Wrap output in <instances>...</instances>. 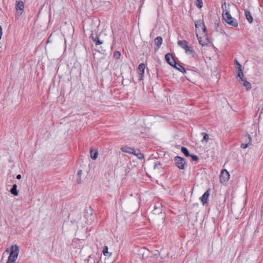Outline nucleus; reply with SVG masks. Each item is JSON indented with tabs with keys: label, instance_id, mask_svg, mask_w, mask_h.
Here are the masks:
<instances>
[{
	"label": "nucleus",
	"instance_id": "f257e3e1",
	"mask_svg": "<svg viewBox=\"0 0 263 263\" xmlns=\"http://www.w3.org/2000/svg\"><path fill=\"white\" fill-rule=\"evenodd\" d=\"M222 9L223 10L222 14L223 20L229 25L234 27H237L238 22L236 18L232 17L229 8H227L226 3L222 5Z\"/></svg>",
	"mask_w": 263,
	"mask_h": 263
},
{
	"label": "nucleus",
	"instance_id": "f03ea898",
	"mask_svg": "<svg viewBox=\"0 0 263 263\" xmlns=\"http://www.w3.org/2000/svg\"><path fill=\"white\" fill-rule=\"evenodd\" d=\"M10 252L7 263H14L19 253V247L17 245H12L10 247Z\"/></svg>",
	"mask_w": 263,
	"mask_h": 263
},
{
	"label": "nucleus",
	"instance_id": "7ed1b4c3",
	"mask_svg": "<svg viewBox=\"0 0 263 263\" xmlns=\"http://www.w3.org/2000/svg\"><path fill=\"white\" fill-rule=\"evenodd\" d=\"M135 251L139 257H141L143 259L147 258L149 255V250L145 248H137Z\"/></svg>",
	"mask_w": 263,
	"mask_h": 263
},
{
	"label": "nucleus",
	"instance_id": "20e7f679",
	"mask_svg": "<svg viewBox=\"0 0 263 263\" xmlns=\"http://www.w3.org/2000/svg\"><path fill=\"white\" fill-rule=\"evenodd\" d=\"M174 161L176 165L180 170H184L186 162L184 158L179 156H176L174 158Z\"/></svg>",
	"mask_w": 263,
	"mask_h": 263
},
{
	"label": "nucleus",
	"instance_id": "39448f33",
	"mask_svg": "<svg viewBox=\"0 0 263 263\" xmlns=\"http://www.w3.org/2000/svg\"><path fill=\"white\" fill-rule=\"evenodd\" d=\"M230 179L229 173L226 170H222L220 175V182L226 183Z\"/></svg>",
	"mask_w": 263,
	"mask_h": 263
},
{
	"label": "nucleus",
	"instance_id": "423d86ee",
	"mask_svg": "<svg viewBox=\"0 0 263 263\" xmlns=\"http://www.w3.org/2000/svg\"><path fill=\"white\" fill-rule=\"evenodd\" d=\"M165 59L167 62L172 66L176 67V65L177 64L176 62L175 61L173 55L171 53H168L165 54Z\"/></svg>",
	"mask_w": 263,
	"mask_h": 263
},
{
	"label": "nucleus",
	"instance_id": "0eeeda50",
	"mask_svg": "<svg viewBox=\"0 0 263 263\" xmlns=\"http://www.w3.org/2000/svg\"><path fill=\"white\" fill-rule=\"evenodd\" d=\"M145 68V64L141 63L139 65L138 68V72L139 74V80H142L144 76V70Z\"/></svg>",
	"mask_w": 263,
	"mask_h": 263
},
{
	"label": "nucleus",
	"instance_id": "6e6552de",
	"mask_svg": "<svg viewBox=\"0 0 263 263\" xmlns=\"http://www.w3.org/2000/svg\"><path fill=\"white\" fill-rule=\"evenodd\" d=\"M91 208L87 211L85 215L86 218L87 219V222L88 223H91L94 219V216L92 215V211Z\"/></svg>",
	"mask_w": 263,
	"mask_h": 263
},
{
	"label": "nucleus",
	"instance_id": "1a4fd4ad",
	"mask_svg": "<svg viewBox=\"0 0 263 263\" xmlns=\"http://www.w3.org/2000/svg\"><path fill=\"white\" fill-rule=\"evenodd\" d=\"M195 25L196 29H199L200 28H201L203 32H205L206 28L202 21L200 20L196 21L195 22Z\"/></svg>",
	"mask_w": 263,
	"mask_h": 263
},
{
	"label": "nucleus",
	"instance_id": "9d476101",
	"mask_svg": "<svg viewBox=\"0 0 263 263\" xmlns=\"http://www.w3.org/2000/svg\"><path fill=\"white\" fill-rule=\"evenodd\" d=\"M234 62L235 63V67L237 69L238 77H243V73L241 69V65L237 60H235Z\"/></svg>",
	"mask_w": 263,
	"mask_h": 263
},
{
	"label": "nucleus",
	"instance_id": "9b49d317",
	"mask_svg": "<svg viewBox=\"0 0 263 263\" xmlns=\"http://www.w3.org/2000/svg\"><path fill=\"white\" fill-rule=\"evenodd\" d=\"M90 37H91L92 41L95 43L96 46L102 45L103 43V41L100 40L97 35L94 36L93 33H91Z\"/></svg>",
	"mask_w": 263,
	"mask_h": 263
},
{
	"label": "nucleus",
	"instance_id": "f8f14e48",
	"mask_svg": "<svg viewBox=\"0 0 263 263\" xmlns=\"http://www.w3.org/2000/svg\"><path fill=\"white\" fill-rule=\"evenodd\" d=\"M210 196V190H208L200 198V200L202 202L203 204L206 203L208 199Z\"/></svg>",
	"mask_w": 263,
	"mask_h": 263
},
{
	"label": "nucleus",
	"instance_id": "ddd939ff",
	"mask_svg": "<svg viewBox=\"0 0 263 263\" xmlns=\"http://www.w3.org/2000/svg\"><path fill=\"white\" fill-rule=\"evenodd\" d=\"M162 43V38L161 36H158L154 40L155 45L156 46L155 47V50H157L160 48Z\"/></svg>",
	"mask_w": 263,
	"mask_h": 263
},
{
	"label": "nucleus",
	"instance_id": "4468645a",
	"mask_svg": "<svg viewBox=\"0 0 263 263\" xmlns=\"http://www.w3.org/2000/svg\"><path fill=\"white\" fill-rule=\"evenodd\" d=\"M239 78L240 79L243 85L246 88L247 90H250L252 87L251 84L250 82H248L245 79H244L243 77H241Z\"/></svg>",
	"mask_w": 263,
	"mask_h": 263
},
{
	"label": "nucleus",
	"instance_id": "2eb2a0df",
	"mask_svg": "<svg viewBox=\"0 0 263 263\" xmlns=\"http://www.w3.org/2000/svg\"><path fill=\"white\" fill-rule=\"evenodd\" d=\"M162 206L161 204L158 203L157 205L155 206V208L153 211V212L155 215H158L162 212Z\"/></svg>",
	"mask_w": 263,
	"mask_h": 263
},
{
	"label": "nucleus",
	"instance_id": "dca6fc26",
	"mask_svg": "<svg viewBox=\"0 0 263 263\" xmlns=\"http://www.w3.org/2000/svg\"><path fill=\"white\" fill-rule=\"evenodd\" d=\"M121 150L124 153H127L132 154L133 153H135V149L128 146H124L121 148Z\"/></svg>",
	"mask_w": 263,
	"mask_h": 263
},
{
	"label": "nucleus",
	"instance_id": "f3484780",
	"mask_svg": "<svg viewBox=\"0 0 263 263\" xmlns=\"http://www.w3.org/2000/svg\"><path fill=\"white\" fill-rule=\"evenodd\" d=\"M245 137L248 140V143L241 144V147L242 148H246L251 144L252 139L251 136L248 134L245 136Z\"/></svg>",
	"mask_w": 263,
	"mask_h": 263
},
{
	"label": "nucleus",
	"instance_id": "a211bd4d",
	"mask_svg": "<svg viewBox=\"0 0 263 263\" xmlns=\"http://www.w3.org/2000/svg\"><path fill=\"white\" fill-rule=\"evenodd\" d=\"M245 14L247 20H248L249 23H251L253 21V17L250 12L249 10H245Z\"/></svg>",
	"mask_w": 263,
	"mask_h": 263
},
{
	"label": "nucleus",
	"instance_id": "6ab92c4d",
	"mask_svg": "<svg viewBox=\"0 0 263 263\" xmlns=\"http://www.w3.org/2000/svg\"><path fill=\"white\" fill-rule=\"evenodd\" d=\"M132 154L135 155L139 159L142 160L144 158V155L139 149H135V153H133Z\"/></svg>",
	"mask_w": 263,
	"mask_h": 263
},
{
	"label": "nucleus",
	"instance_id": "aec40b11",
	"mask_svg": "<svg viewBox=\"0 0 263 263\" xmlns=\"http://www.w3.org/2000/svg\"><path fill=\"white\" fill-rule=\"evenodd\" d=\"M24 8V3L22 1H19L17 2L16 5V10L18 11V10L23 11Z\"/></svg>",
	"mask_w": 263,
	"mask_h": 263
},
{
	"label": "nucleus",
	"instance_id": "412c9836",
	"mask_svg": "<svg viewBox=\"0 0 263 263\" xmlns=\"http://www.w3.org/2000/svg\"><path fill=\"white\" fill-rule=\"evenodd\" d=\"M11 193L14 196H17L18 193L17 190V185L16 184H14L12 186V187L10 190Z\"/></svg>",
	"mask_w": 263,
	"mask_h": 263
},
{
	"label": "nucleus",
	"instance_id": "4be33fe9",
	"mask_svg": "<svg viewBox=\"0 0 263 263\" xmlns=\"http://www.w3.org/2000/svg\"><path fill=\"white\" fill-rule=\"evenodd\" d=\"M90 157L92 159L96 160L97 158L98 155V153L97 151H96L95 152H93L92 149L91 148L90 151Z\"/></svg>",
	"mask_w": 263,
	"mask_h": 263
},
{
	"label": "nucleus",
	"instance_id": "5701e85b",
	"mask_svg": "<svg viewBox=\"0 0 263 263\" xmlns=\"http://www.w3.org/2000/svg\"><path fill=\"white\" fill-rule=\"evenodd\" d=\"M178 45L180 46L182 48H184V47H187V42L184 40H180L177 43Z\"/></svg>",
	"mask_w": 263,
	"mask_h": 263
},
{
	"label": "nucleus",
	"instance_id": "b1692460",
	"mask_svg": "<svg viewBox=\"0 0 263 263\" xmlns=\"http://www.w3.org/2000/svg\"><path fill=\"white\" fill-rule=\"evenodd\" d=\"M174 67L183 73L186 72L185 68L179 64L176 65V67Z\"/></svg>",
	"mask_w": 263,
	"mask_h": 263
},
{
	"label": "nucleus",
	"instance_id": "393cba45",
	"mask_svg": "<svg viewBox=\"0 0 263 263\" xmlns=\"http://www.w3.org/2000/svg\"><path fill=\"white\" fill-rule=\"evenodd\" d=\"M181 151L182 153L184 154V155L188 157H190V154H189V151L187 150V149L185 147H182L181 148Z\"/></svg>",
	"mask_w": 263,
	"mask_h": 263
},
{
	"label": "nucleus",
	"instance_id": "a878e982",
	"mask_svg": "<svg viewBox=\"0 0 263 263\" xmlns=\"http://www.w3.org/2000/svg\"><path fill=\"white\" fill-rule=\"evenodd\" d=\"M201 134H202V135H203V139H202V140H201V142H202V143H203V142H205V143H207V142H208V140H209V135H208V134H206V133H201Z\"/></svg>",
	"mask_w": 263,
	"mask_h": 263
},
{
	"label": "nucleus",
	"instance_id": "bb28decb",
	"mask_svg": "<svg viewBox=\"0 0 263 263\" xmlns=\"http://www.w3.org/2000/svg\"><path fill=\"white\" fill-rule=\"evenodd\" d=\"M186 53L191 55L193 58L195 57L196 53L195 51L191 48L189 49H187V51L186 52Z\"/></svg>",
	"mask_w": 263,
	"mask_h": 263
},
{
	"label": "nucleus",
	"instance_id": "cd10ccee",
	"mask_svg": "<svg viewBox=\"0 0 263 263\" xmlns=\"http://www.w3.org/2000/svg\"><path fill=\"white\" fill-rule=\"evenodd\" d=\"M103 253V254L106 256H110L111 254V253H109L108 252V247L107 246L104 247Z\"/></svg>",
	"mask_w": 263,
	"mask_h": 263
},
{
	"label": "nucleus",
	"instance_id": "c85d7f7f",
	"mask_svg": "<svg viewBox=\"0 0 263 263\" xmlns=\"http://www.w3.org/2000/svg\"><path fill=\"white\" fill-rule=\"evenodd\" d=\"M121 57V53L120 52L118 51H116L114 53V55H113V57L114 59H116V60H118Z\"/></svg>",
	"mask_w": 263,
	"mask_h": 263
},
{
	"label": "nucleus",
	"instance_id": "c756f323",
	"mask_svg": "<svg viewBox=\"0 0 263 263\" xmlns=\"http://www.w3.org/2000/svg\"><path fill=\"white\" fill-rule=\"evenodd\" d=\"M196 1H197L196 6L199 8H201L203 6V3L202 2V0H196Z\"/></svg>",
	"mask_w": 263,
	"mask_h": 263
},
{
	"label": "nucleus",
	"instance_id": "7c9ffc66",
	"mask_svg": "<svg viewBox=\"0 0 263 263\" xmlns=\"http://www.w3.org/2000/svg\"><path fill=\"white\" fill-rule=\"evenodd\" d=\"M161 165V163L160 162H158V161H156L155 162H154V169H159V166Z\"/></svg>",
	"mask_w": 263,
	"mask_h": 263
},
{
	"label": "nucleus",
	"instance_id": "2f4dec72",
	"mask_svg": "<svg viewBox=\"0 0 263 263\" xmlns=\"http://www.w3.org/2000/svg\"><path fill=\"white\" fill-rule=\"evenodd\" d=\"M198 41L199 42V44L201 46H203L206 45L207 44L206 41H203L201 40V37H198Z\"/></svg>",
	"mask_w": 263,
	"mask_h": 263
},
{
	"label": "nucleus",
	"instance_id": "473e14b6",
	"mask_svg": "<svg viewBox=\"0 0 263 263\" xmlns=\"http://www.w3.org/2000/svg\"><path fill=\"white\" fill-rule=\"evenodd\" d=\"M193 161H198L199 158L197 156L195 155H190V156Z\"/></svg>",
	"mask_w": 263,
	"mask_h": 263
},
{
	"label": "nucleus",
	"instance_id": "72a5a7b5",
	"mask_svg": "<svg viewBox=\"0 0 263 263\" xmlns=\"http://www.w3.org/2000/svg\"><path fill=\"white\" fill-rule=\"evenodd\" d=\"M95 259L92 257V256L90 255L88 257V263H95Z\"/></svg>",
	"mask_w": 263,
	"mask_h": 263
},
{
	"label": "nucleus",
	"instance_id": "f704fd0d",
	"mask_svg": "<svg viewBox=\"0 0 263 263\" xmlns=\"http://www.w3.org/2000/svg\"><path fill=\"white\" fill-rule=\"evenodd\" d=\"M154 255H155V258H156V259H157V258H158V255H159V252H158V251H156V253H155Z\"/></svg>",
	"mask_w": 263,
	"mask_h": 263
},
{
	"label": "nucleus",
	"instance_id": "c9c22d12",
	"mask_svg": "<svg viewBox=\"0 0 263 263\" xmlns=\"http://www.w3.org/2000/svg\"><path fill=\"white\" fill-rule=\"evenodd\" d=\"M3 34V30L2 27L0 26V40L1 39L2 35Z\"/></svg>",
	"mask_w": 263,
	"mask_h": 263
},
{
	"label": "nucleus",
	"instance_id": "e433bc0d",
	"mask_svg": "<svg viewBox=\"0 0 263 263\" xmlns=\"http://www.w3.org/2000/svg\"><path fill=\"white\" fill-rule=\"evenodd\" d=\"M183 49L184 50L185 52H186L187 51V49H190V47L187 45V47H184Z\"/></svg>",
	"mask_w": 263,
	"mask_h": 263
},
{
	"label": "nucleus",
	"instance_id": "4c0bfd02",
	"mask_svg": "<svg viewBox=\"0 0 263 263\" xmlns=\"http://www.w3.org/2000/svg\"><path fill=\"white\" fill-rule=\"evenodd\" d=\"M82 174V171L81 170L79 171L78 173V175L80 177L81 174Z\"/></svg>",
	"mask_w": 263,
	"mask_h": 263
},
{
	"label": "nucleus",
	"instance_id": "58836bf2",
	"mask_svg": "<svg viewBox=\"0 0 263 263\" xmlns=\"http://www.w3.org/2000/svg\"><path fill=\"white\" fill-rule=\"evenodd\" d=\"M22 176L20 174H18L16 176V178L17 179H20L21 178Z\"/></svg>",
	"mask_w": 263,
	"mask_h": 263
},
{
	"label": "nucleus",
	"instance_id": "ea45409f",
	"mask_svg": "<svg viewBox=\"0 0 263 263\" xmlns=\"http://www.w3.org/2000/svg\"><path fill=\"white\" fill-rule=\"evenodd\" d=\"M49 39H50V37H49V39L47 40V43H49L50 42V40H49Z\"/></svg>",
	"mask_w": 263,
	"mask_h": 263
},
{
	"label": "nucleus",
	"instance_id": "a19ab883",
	"mask_svg": "<svg viewBox=\"0 0 263 263\" xmlns=\"http://www.w3.org/2000/svg\"><path fill=\"white\" fill-rule=\"evenodd\" d=\"M80 182H81V181H80V179L78 181V183H80Z\"/></svg>",
	"mask_w": 263,
	"mask_h": 263
},
{
	"label": "nucleus",
	"instance_id": "79ce46f5",
	"mask_svg": "<svg viewBox=\"0 0 263 263\" xmlns=\"http://www.w3.org/2000/svg\"><path fill=\"white\" fill-rule=\"evenodd\" d=\"M6 252H9V250L8 249H7L6 250Z\"/></svg>",
	"mask_w": 263,
	"mask_h": 263
}]
</instances>
